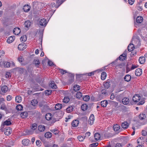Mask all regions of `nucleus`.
I'll return each mask as SVG.
<instances>
[{"label": "nucleus", "mask_w": 147, "mask_h": 147, "mask_svg": "<svg viewBox=\"0 0 147 147\" xmlns=\"http://www.w3.org/2000/svg\"><path fill=\"white\" fill-rule=\"evenodd\" d=\"M51 90H48L45 91V93L46 95H49L51 94Z\"/></svg>", "instance_id": "3c124183"}, {"label": "nucleus", "mask_w": 147, "mask_h": 147, "mask_svg": "<svg viewBox=\"0 0 147 147\" xmlns=\"http://www.w3.org/2000/svg\"><path fill=\"white\" fill-rule=\"evenodd\" d=\"M31 25V22L30 21L28 20L26 21L24 24V26L27 28L30 27Z\"/></svg>", "instance_id": "393cba45"}, {"label": "nucleus", "mask_w": 147, "mask_h": 147, "mask_svg": "<svg viewBox=\"0 0 147 147\" xmlns=\"http://www.w3.org/2000/svg\"><path fill=\"white\" fill-rule=\"evenodd\" d=\"M21 32L20 29L19 28L16 27L13 30L14 34L16 35L19 34Z\"/></svg>", "instance_id": "0eeeda50"}, {"label": "nucleus", "mask_w": 147, "mask_h": 147, "mask_svg": "<svg viewBox=\"0 0 147 147\" xmlns=\"http://www.w3.org/2000/svg\"><path fill=\"white\" fill-rule=\"evenodd\" d=\"M129 102V99L127 98H124L122 100V102L125 105H127L128 104Z\"/></svg>", "instance_id": "9b49d317"}, {"label": "nucleus", "mask_w": 147, "mask_h": 147, "mask_svg": "<svg viewBox=\"0 0 147 147\" xmlns=\"http://www.w3.org/2000/svg\"><path fill=\"white\" fill-rule=\"evenodd\" d=\"M103 85L105 88H108L110 85L109 81L108 80H107V81L104 82V83H103Z\"/></svg>", "instance_id": "a211bd4d"}, {"label": "nucleus", "mask_w": 147, "mask_h": 147, "mask_svg": "<svg viewBox=\"0 0 147 147\" xmlns=\"http://www.w3.org/2000/svg\"><path fill=\"white\" fill-rule=\"evenodd\" d=\"M142 73V69L140 68L137 69L135 71V74L136 76H139Z\"/></svg>", "instance_id": "20e7f679"}, {"label": "nucleus", "mask_w": 147, "mask_h": 147, "mask_svg": "<svg viewBox=\"0 0 147 147\" xmlns=\"http://www.w3.org/2000/svg\"><path fill=\"white\" fill-rule=\"evenodd\" d=\"M38 101L37 100L34 99L32 100L31 102V105L33 106H35L38 103Z\"/></svg>", "instance_id": "e433bc0d"}, {"label": "nucleus", "mask_w": 147, "mask_h": 147, "mask_svg": "<svg viewBox=\"0 0 147 147\" xmlns=\"http://www.w3.org/2000/svg\"><path fill=\"white\" fill-rule=\"evenodd\" d=\"M82 96V93L80 92H77L76 97V98L80 99V98H81Z\"/></svg>", "instance_id": "4c0bfd02"}, {"label": "nucleus", "mask_w": 147, "mask_h": 147, "mask_svg": "<svg viewBox=\"0 0 147 147\" xmlns=\"http://www.w3.org/2000/svg\"><path fill=\"white\" fill-rule=\"evenodd\" d=\"M119 127L120 126L119 125L116 124V125H114L113 126V129L114 131H117L119 129Z\"/></svg>", "instance_id": "f704fd0d"}, {"label": "nucleus", "mask_w": 147, "mask_h": 147, "mask_svg": "<svg viewBox=\"0 0 147 147\" xmlns=\"http://www.w3.org/2000/svg\"><path fill=\"white\" fill-rule=\"evenodd\" d=\"M12 97L10 95H9L7 96V99L8 101H10L12 99Z\"/></svg>", "instance_id": "69168bd1"}, {"label": "nucleus", "mask_w": 147, "mask_h": 147, "mask_svg": "<svg viewBox=\"0 0 147 147\" xmlns=\"http://www.w3.org/2000/svg\"><path fill=\"white\" fill-rule=\"evenodd\" d=\"M74 90L75 91H77L80 89V87L77 85H75L74 86Z\"/></svg>", "instance_id": "a19ab883"}, {"label": "nucleus", "mask_w": 147, "mask_h": 147, "mask_svg": "<svg viewBox=\"0 0 147 147\" xmlns=\"http://www.w3.org/2000/svg\"><path fill=\"white\" fill-rule=\"evenodd\" d=\"M41 144V141L39 140H37L36 142V144L37 146H40Z\"/></svg>", "instance_id": "052dcab7"}, {"label": "nucleus", "mask_w": 147, "mask_h": 147, "mask_svg": "<svg viewBox=\"0 0 147 147\" xmlns=\"http://www.w3.org/2000/svg\"><path fill=\"white\" fill-rule=\"evenodd\" d=\"M37 125L36 124H33L32 126L31 129L33 130H35L37 127Z\"/></svg>", "instance_id": "5fc2aeb1"}, {"label": "nucleus", "mask_w": 147, "mask_h": 147, "mask_svg": "<svg viewBox=\"0 0 147 147\" xmlns=\"http://www.w3.org/2000/svg\"><path fill=\"white\" fill-rule=\"evenodd\" d=\"M123 146L122 144L117 143L116 144L115 147H122Z\"/></svg>", "instance_id": "bf43d9fd"}, {"label": "nucleus", "mask_w": 147, "mask_h": 147, "mask_svg": "<svg viewBox=\"0 0 147 147\" xmlns=\"http://www.w3.org/2000/svg\"><path fill=\"white\" fill-rule=\"evenodd\" d=\"M30 141L28 139H24L22 141V144L24 145L28 146L29 144Z\"/></svg>", "instance_id": "ddd939ff"}, {"label": "nucleus", "mask_w": 147, "mask_h": 147, "mask_svg": "<svg viewBox=\"0 0 147 147\" xmlns=\"http://www.w3.org/2000/svg\"><path fill=\"white\" fill-rule=\"evenodd\" d=\"M94 121L92 120H89V119L88 123L90 124L91 125H92Z\"/></svg>", "instance_id": "774afa93"}, {"label": "nucleus", "mask_w": 147, "mask_h": 147, "mask_svg": "<svg viewBox=\"0 0 147 147\" xmlns=\"http://www.w3.org/2000/svg\"><path fill=\"white\" fill-rule=\"evenodd\" d=\"M124 66V64L123 63H120L117 66V67H118L121 68L122 67Z\"/></svg>", "instance_id": "338daca9"}, {"label": "nucleus", "mask_w": 147, "mask_h": 147, "mask_svg": "<svg viewBox=\"0 0 147 147\" xmlns=\"http://www.w3.org/2000/svg\"><path fill=\"white\" fill-rule=\"evenodd\" d=\"M59 71L62 74H64L66 73H67V72L66 70H64L62 69H59Z\"/></svg>", "instance_id": "de8ad7c7"}, {"label": "nucleus", "mask_w": 147, "mask_h": 147, "mask_svg": "<svg viewBox=\"0 0 147 147\" xmlns=\"http://www.w3.org/2000/svg\"><path fill=\"white\" fill-rule=\"evenodd\" d=\"M20 116L23 119L26 118L28 116V114L27 112H22L20 114Z\"/></svg>", "instance_id": "1a4fd4ad"}, {"label": "nucleus", "mask_w": 147, "mask_h": 147, "mask_svg": "<svg viewBox=\"0 0 147 147\" xmlns=\"http://www.w3.org/2000/svg\"><path fill=\"white\" fill-rule=\"evenodd\" d=\"M11 124V122L9 120L5 121L2 124L1 127V130L2 131H3L6 128V127H5V125H9Z\"/></svg>", "instance_id": "f257e3e1"}, {"label": "nucleus", "mask_w": 147, "mask_h": 147, "mask_svg": "<svg viewBox=\"0 0 147 147\" xmlns=\"http://www.w3.org/2000/svg\"><path fill=\"white\" fill-rule=\"evenodd\" d=\"M83 99L84 100L87 101L90 99V96L88 95L84 96L83 97Z\"/></svg>", "instance_id": "37998d69"}, {"label": "nucleus", "mask_w": 147, "mask_h": 147, "mask_svg": "<svg viewBox=\"0 0 147 147\" xmlns=\"http://www.w3.org/2000/svg\"><path fill=\"white\" fill-rule=\"evenodd\" d=\"M79 124V121L78 120H74L72 122V125L75 127L78 126Z\"/></svg>", "instance_id": "aec40b11"}, {"label": "nucleus", "mask_w": 147, "mask_h": 147, "mask_svg": "<svg viewBox=\"0 0 147 147\" xmlns=\"http://www.w3.org/2000/svg\"><path fill=\"white\" fill-rule=\"evenodd\" d=\"M20 39L21 41L25 42L27 40V37L26 35H23L21 37Z\"/></svg>", "instance_id": "c03bdc74"}, {"label": "nucleus", "mask_w": 147, "mask_h": 147, "mask_svg": "<svg viewBox=\"0 0 147 147\" xmlns=\"http://www.w3.org/2000/svg\"><path fill=\"white\" fill-rule=\"evenodd\" d=\"M107 77V74L105 72L102 73V80H104Z\"/></svg>", "instance_id": "58836bf2"}, {"label": "nucleus", "mask_w": 147, "mask_h": 147, "mask_svg": "<svg viewBox=\"0 0 147 147\" xmlns=\"http://www.w3.org/2000/svg\"><path fill=\"white\" fill-rule=\"evenodd\" d=\"M98 144V143H93L90 145V147H96L97 146Z\"/></svg>", "instance_id": "6e6d98bb"}, {"label": "nucleus", "mask_w": 147, "mask_h": 147, "mask_svg": "<svg viewBox=\"0 0 147 147\" xmlns=\"http://www.w3.org/2000/svg\"><path fill=\"white\" fill-rule=\"evenodd\" d=\"M45 103V102L44 101L41 102L39 103V107L42 108H43V107H47V105L46 104H44Z\"/></svg>", "instance_id": "c9c22d12"}, {"label": "nucleus", "mask_w": 147, "mask_h": 147, "mask_svg": "<svg viewBox=\"0 0 147 147\" xmlns=\"http://www.w3.org/2000/svg\"><path fill=\"white\" fill-rule=\"evenodd\" d=\"M100 134L98 133H95L94 135L95 139L96 140H98L100 138Z\"/></svg>", "instance_id": "7c9ffc66"}, {"label": "nucleus", "mask_w": 147, "mask_h": 147, "mask_svg": "<svg viewBox=\"0 0 147 147\" xmlns=\"http://www.w3.org/2000/svg\"><path fill=\"white\" fill-rule=\"evenodd\" d=\"M39 24L41 26H45L47 24L46 20L45 19L42 18L39 21Z\"/></svg>", "instance_id": "f03ea898"}, {"label": "nucleus", "mask_w": 147, "mask_h": 147, "mask_svg": "<svg viewBox=\"0 0 147 147\" xmlns=\"http://www.w3.org/2000/svg\"><path fill=\"white\" fill-rule=\"evenodd\" d=\"M128 2L129 4L132 5L134 3V0H128Z\"/></svg>", "instance_id": "680f3d73"}, {"label": "nucleus", "mask_w": 147, "mask_h": 147, "mask_svg": "<svg viewBox=\"0 0 147 147\" xmlns=\"http://www.w3.org/2000/svg\"><path fill=\"white\" fill-rule=\"evenodd\" d=\"M65 0H57V4L58 5V6H59Z\"/></svg>", "instance_id": "8fccbe9b"}, {"label": "nucleus", "mask_w": 147, "mask_h": 147, "mask_svg": "<svg viewBox=\"0 0 147 147\" xmlns=\"http://www.w3.org/2000/svg\"><path fill=\"white\" fill-rule=\"evenodd\" d=\"M100 95H99V98L98 99H96V98H95L92 96L91 97V99L93 101H97V100H100L101 99V98L100 97Z\"/></svg>", "instance_id": "09e8293b"}, {"label": "nucleus", "mask_w": 147, "mask_h": 147, "mask_svg": "<svg viewBox=\"0 0 147 147\" xmlns=\"http://www.w3.org/2000/svg\"><path fill=\"white\" fill-rule=\"evenodd\" d=\"M15 38V36H11L9 37L7 39V42L8 43H10L12 42Z\"/></svg>", "instance_id": "39448f33"}, {"label": "nucleus", "mask_w": 147, "mask_h": 147, "mask_svg": "<svg viewBox=\"0 0 147 147\" xmlns=\"http://www.w3.org/2000/svg\"><path fill=\"white\" fill-rule=\"evenodd\" d=\"M134 45L133 44H129L127 47L128 50L129 52H131L133 51L134 49Z\"/></svg>", "instance_id": "4468645a"}, {"label": "nucleus", "mask_w": 147, "mask_h": 147, "mask_svg": "<svg viewBox=\"0 0 147 147\" xmlns=\"http://www.w3.org/2000/svg\"><path fill=\"white\" fill-rule=\"evenodd\" d=\"M52 117L51 114L50 113H48L46 114L45 118L47 120H49L51 119Z\"/></svg>", "instance_id": "2f4dec72"}, {"label": "nucleus", "mask_w": 147, "mask_h": 147, "mask_svg": "<svg viewBox=\"0 0 147 147\" xmlns=\"http://www.w3.org/2000/svg\"><path fill=\"white\" fill-rule=\"evenodd\" d=\"M34 62L36 66L37 67H39L40 64L39 60L38 59H35L34 60Z\"/></svg>", "instance_id": "72a5a7b5"}, {"label": "nucleus", "mask_w": 147, "mask_h": 147, "mask_svg": "<svg viewBox=\"0 0 147 147\" xmlns=\"http://www.w3.org/2000/svg\"><path fill=\"white\" fill-rule=\"evenodd\" d=\"M15 100L16 102L18 103H20L22 101V98L21 97L17 96L16 97Z\"/></svg>", "instance_id": "ea45409f"}, {"label": "nucleus", "mask_w": 147, "mask_h": 147, "mask_svg": "<svg viewBox=\"0 0 147 147\" xmlns=\"http://www.w3.org/2000/svg\"><path fill=\"white\" fill-rule=\"evenodd\" d=\"M5 67H9L10 66V63L8 62H5L4 63Z\"/></svg>", "instance_id": "603ef678"}, {"label": "nucleus", "mask_w": 147, "mask_h": 147, "mask_svg": "<svg viewBox=\"0 0 147 147\" xmlns=\"http://www.w3.org/2000/svg\"><path fill=\"white\" fill-rule=\"evenodd\" d=\"M142 135L143 136H146L147 134V131L144 130L142 131Z\"/></svg>", "instance_id": "e2e57ef3"}, {"label": "nucleus", "mask_w": 147, "mask_h": 147, "mask_svg": "<svg viewBox=\"0 0 147 147\" xmlns=\"http://www.w3.org/2000/svg\"><path fill=\"white\" fill-rule=\"evenodd\" d=\"M24 59L22 56H20L18 58V60L20 62H22L23 61Z\"/></svg>", "instance_id": "13d9d810"}, {"label": "nucleus", "mask_w": 147, "mask_h": 147, "mask_svg": "<svg viewBox=\"0 0 147 147\" xmlns=\"http://www.w3.org/2000/svg\"><path fill=\"white\" fill-rule=\"evenodd\" d=\"M2 91L4 93L6 92L8 90V88L6 85L2 86L1 88Z\"/></svg>", "instance_id": "bb28decb"}, {"label": "nucleus", "mask_w": 147, "mask_h": 147, "mask_svg": "<svg viewBox=\"0 0 147 147\" xmlns=\"http://www.w3.org/2000/svg\"><path fill=\"white\" fill-rule=\"evenodd\" d=\"M38 129L40 131L43 132L45 130L46 127L44 125H40L38 126Z\"/></svg>", "instance_id": "423d86ee"}, {"label": "nucleus", "mask_w": 147, "mask_h": 147, "mask_svg": "<svg viewBox=\"0 0 147 147\" xmlns=\"http://www.w3.org/2000/svg\"><path fill=\"white\" fill-rule=\"evenodd\" d=\"M73 107L72 106L68 107L66 109V111L68 113H70L73 110Z\"/></svg>", "instance_id": "412c9836"}, {"label": "nucleus", "mask_w": 147, "mask_h": 147, "mask_svg": "<svg viewBox=\"0 0 147 147\" xmlns=\"http://www.w3.org/2000/svg\"><path fill=\"white\" fill-rule=\"evenodd\" d=\"M69 100V99L68 97H65L63 100V102L64 103H68Z\"/></svg>", "instance_id": "a18cd8bd"}, {"label": "nucleus", "mask_w": 147, "mask_h": 147, "mask_svg": "<svg viewBox=\"0 0 147 147\" xmlns=\"http://www.w3.org/2000/svg\"><path fill=\"white\" fill-rule=\"evenodd\" d=\"M1 109L4 110L6 112L8 111L6 107L5 104L4 103H2V104L1 105Z\"/></svg>", "instance_id": "5701e85b"}, {"label": "nucleus", "mask_w": 147, "mask_h": 147, "mask_svg": "<svg viewBox=\"0 0 147 147\" xmlns=\"http://www.w3.org/2000/svg\"><path fill=\"white\" fill-rule=\"evenodd\" d=\"M145 61V58L144 56L140 57L139 59V61L140 63L142 64L144 63Z\"/></svg>", "instance_id": "f3484780"}, {"label": "nucleus", "mask_w": 147, "mask_h": 147, "mask_svg": "<svg viewBox=\"0 0 147 147\" xmlns=\"http://www.w3.org/2000/svg\"><path fill=\"white\" fill-rule=\"evenodd\" d=\"M23 107L21 105H18L16 106V109L18 111H21L22 110Z\"/></svg>", "instance_id": "49530a36"}, {"label": "nucleus", "mask_w": 147, "mask_h": 147, "mask_svg": "<svg viewBox=\"0 0 147 147\" xmlns=\"http://www.w3.org/2000/svg\"><path fill=\"white\" fill-rule=\"evenodd\" d=\"M5 76L7 78H9V77H11L10 73L9 72H7L6 73Z\"/></svg>", "instance_id": "4d7b16f0"}, {"label": "nucleus", "mask_w": 147, "mask_h": 147, "mask_svg": "<svg viewBox=\"0 0 147 147\" xmlns=\"http://www.w3.org/2000/svg\"><path fill=\"white\" fill-rule=\"evenodd\" d=\"M140 98L138 95H135L133 97V100L134 102H137L140 100Z\"/></svg>", "instance_id": "6e6552de"}, {"label": "nucleus", "mask_w": 147, "mask_h": 147, "mask_svg": "<svg viewBox=\"0 0 147 147\" xmlns=\"http://www.w3.org/2000/svg\"><path fill=\"white\" fill-rule=\"evenodd\" d=\"M129 126V124L127 122H124L122 123L121 124V126L124 129H126L128 128Z\"/></svg>", "instance_id": "dca6fc26"}, {"label": "nucleus", "mask_w": 147, "mask_h": 147, "mask_svg": "<svg viewBox=\"0 0 147 147\" xmlns=\"http://www.w3.org/2000/svg\"><path fill=\"white\" fill-rule=\"evenodd\" d=\"M143 18L141 16H138L136 19V21L138 23H141L143 21Z\"/></svg>", "instance_id": "6ab92c4d"}, {"label": "nucleus", "mask_w": 147, "mask_h": 147, "mask_svg": "<svg viewBox=\"0 0 147 147\" xmlns=\"http://www.w3.org/2000/svg\"><path fill=\"white\" fill-rule=\"evenodd\" d=\"M12 130L10 127H7L4 130L5 134L7 136L10 135L11 132Z\"/></svg>", "instance_id": "7ed1b4c3"}, {"label": "nucleus", "mask_w": 147, "mask_h": 147, "mask_svg": "<svg viewBox=\"0 0 147 147\" xmlns=\"http://www.w3.org/2000/svg\"><path fill=\"white\" fill-rule=\"evenodd\" d=\"M107 104V102L106 100H104L102 101V107H105Z\"/></svg>", "instance_id": "79ce46f5"}, {"label": "nucleus", "mask_w": 147, "mask_h": 147, "mask_svg": "<svg viewBox=\"0 0 147 147\" xmlns=\"http://www.w3.org/2000/svg\"><path fill=\"white\" fill-rule=\"evenodd\" d=\"M30 9V7L28 5H25L23 7V10L25 12L28 11Z\"/></svg>", "instance_id": "2eb2a0df"}, {"label": "nucleus", "mask_w": 147, "mask_h": 147, "mask_svg": "<svg viewBox=\"0 0 147 147\" xmlns=\"http://www.w3.org/2000/svg\"><path fill=\"white\" fill-rule=\"evenodd\" d=\"M49 86L53 89H56L57 88V86L54 81H52L49 84Z\"/></svg>", "instance_id": "f8f14e48"}, {"label": "nucleus", "mask_w": 147, "mask_h": 147, "mask_svg": "<svg viewBox=\"0 0 147 147\" xmlns=\"http://www.w3.org/2000/svg\"><path fill=\"white\" fill-rule=\"evenodd\" d=\"M62 105L61 104L58 103L56 104L55 107V108L56 110H58L62 108Z\"/></svg>", "instance_id": "c756f323"}, {"label": "nucleus", "mask_w": 147, "mask_h": 147, "mask_svg": "<svg viewBox=\"0 0 147 147\" xmlns=\"http://www.w3.org/2000/svg\"><path fill=\"white\" fill-rule=\"evenodd\" d=\"M86 136H79L77 137L78 139L80 141L82 142L83 141L84 139L85 138Z\"/></svg>", "instance_id": "c85d7f7f"}, {"label": "nucleus", "mask_w": 147, "mask_h": 147, "mask_svg": "<svg viewBox=\"0 0 147 147\" xmlns=\"http://www.w3.org/2000/svg\"><path fill=\"white\" fill-rule=\"evenodd\" d=\"M48 5L49 6V7L51 8H53L55 6V3L54 2H53L51 3H49Z\"/></svg>", "instance_id": "864d4df0"}, {"label": "nucleus", "mask_w": 147, "mask_h": 147, "mask_svg": "<svg viewBox=\"0 0 147 147\" xmlns=\"http://www.w3.org/2000/svg\"><path fill=\"white\" fill-rule=\"evenodd\" d=\"M131 79L130 75L129 74L126 75L124 77V80L127 82L129 81Z\"/></svg>", "instance_id": "4be33fe9"}, {"label": "nucleus", "mask_w": 147, "mask_h": 147, "mask_svg": "<svg viewBox=\"0 0 147 147\" xmlns=\"http://www.w3.org/2000/svg\"><path fill=\"white\" fill-rule=\"evenodd\" d=\"M52 133L50 132H48L45 133V137L47 138H50L52 136Z\"/></svg>", "instance_id": "cd10ccee"}, {"label": "nucleus", "mask_w": 147, "mask_h": 147, "mask_svg": "<svg viewBox=\"0 0 147 147\" xmlns=\"http://www.w3.org/2000/svg\"><path fill=\"white\" fill-rule=\"evenodd\" d=\"M90 115V117L89 118V120H92L93 121H94V116H93V115Z\"/></svg>", "instance_id": "0e129e2a"}, {"label": "nucleus", "mask_w": 147, "mask_h": 147, "mask_svg": "<svg viewBox=\"0 0 147 147\" xmlns=\"http://www.w3.org/2000/svg\"><path fill=\"white\" fill-rule=\"evenodd\" d=\"M88 108V105L86 104H83L81 106V109L83 111H85L87 110Z\"/></svg>", "instance_id": "b1692460"}, {"label": "nucleus", "mask_w": 147, "mask_h": 147, "mask_svg": "<svg viewBox=\"0 0 147 147\" xmlns=\"http://www.w3.org/2000/svg\"><path fill=\"white\" fill-rule=\"evenodd\" d=\"M139 117L140 119L143 120L146 117V115L144 113L140 114L139 116Z\"/></svg>", "instance_id": "473e14b6"}, {"label": "nucleus", "mask_w": 147, "mask_h": 147, "mask_svg": "<svg viewBox=\"0 0 147 147\" xmlns=\"http://www.w3.org/2000/svg\"><path fill=\"white\" fill-rule=\"evenodd\" d=\"M126 58V55L125 54L123 53L119 57V59L120 60L123 61Z\"/></svg>", "instance_id": "a878e982"}, {"label": "nucleus", "mask_w": 147, "mask_h": 147, "mask_svg": "<svg viewBox=\"0 0 147 147\" xmlns=\"http://www.w3.org/2000/svg\"><path fill=\"white\" fill-rule=\"evenodd\" d=\"M24 43L20 44L18 46V49L20 51H23L26 48L25 47V46L24 47Z\"/></svg>", "instance_id": "9d476101"}]
</instances>
